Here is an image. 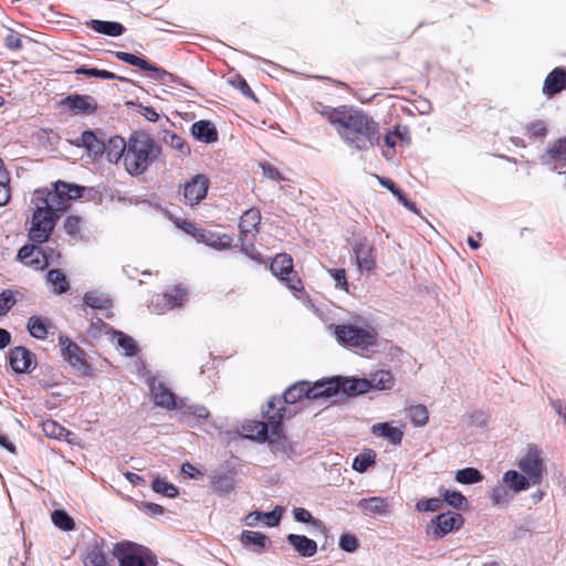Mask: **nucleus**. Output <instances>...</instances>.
I'll list each match as a JSON object with an SVG mask.
<instances>
[{"label": "nucleus", "mask_w": 566, "mask_h": 566, "mask_svg": "<svg viewBox=\"0 0 566 566\" xmlns=\"http://www.w3.org/2000/svg\"><path fill=\"white\" fill-rule=\"evenodd\" d=\"M271 271L274 276L286 282L292 291H301L303 289L301 280L293 271L292 258L287 254H277L271 263Z\"/></svg>", "instance_id": "10"}, {"label": "nucleus", "mask_w": 566, "mask_h": 566, "mask_svg": "<svg viewBox=\"0 0 566 566\" xmlns=\"http://www.w3.org/2000/svg\"><path fill=\"white\" fill-rule=\"evenodd\" d=\"M566 87V72L562 69L553 70L545 78L543 85L544 94L552 96Z\"/></svg>", "instance_id": "26"}, {"label": "nucleus", "mask_w": 566, "mask_h": 566, "mask_svg": "<svg viewBox=\"0 0 566 566\" xmlns=\"http://www.w3.org/2000/svg\"><path fill=\"white\" fill-rule=\"evenodd\" d=\"M293 517L300 523L311 524L315 527L319 525V521L315 520L311 512L304 507H295L293 510Z\"/></svg>", "instance_id": "56"}, {"label": "nucleus", "mask_w": 566, "mask_h": 566, "mask_svg": "<svg viewBox=\"0 0 566 566\" xmlns=\"http://www.w3.org/2000/svg\"><path fill=\"white\" fill-rule=\"evenodd\" d=\"M115 55L119 61L137 66L140 70H143V67H149V62L147 60L136 56L132 53L118 51L115 52Z\"/></svg>", "instance_id": "54"}, {"label": "nucleus", "mask_w": 566, "mask_h": 566, "mask_svg": "<svg viewBox=\"0 0 566 566\" xmlns=\"http://www.w3.org/2000/svg\"><path fill=\"white\" fill-rule=\"evenodd\" d=\"M15 304L14 294L7 290L0 294V316L6 315Z\"/></svg>", "instance_id": "58"}, {"label": "nucleus", "mask_w": 566, "mask_h": 566, "mask_svg": "<svg viewBox=\"0 0 566 566\" xmlns=\"http://www.w3.org/2000/svg\"><path fill=\"white\" fill-rule=\"evenodd\" d=\"M197 241L203 242L216 250H226L231 247L233 238L228 234L201 230Z\"/></svg>", "instance_id": "28"}, {"label": "nucleus", "mask_w": 566, "mask_h": 566, "mask_svg": "<svg viewBox=\"0 0 566 566\" xmlns=\"http://www.w3.org/2000/svg\"><path fill=\"white\" fill-rule=\"evenodd\" d=\"M52 522L63 531H70L74 527L72 518L63 511H54L52 513Z\"/></svg>", "instance_id": "55"}, {"label": "nucleus", "mask_w": 566, "mask_h": 566, "mask_svg": "<svg viewBox=\"0 0 566 566\" xmlns=\"http://www.w3.org/2000/svg\"><path fill=\"white\" fill-rule=\"evenodd\" d=\"M405 134H406V132L402 133L399 128H396L395 130L389 132L385 136L384 143H385L386 149L382 150V155L387 159H391L395 156L394 148H395V146H396L398 140H402L403 139Z\"/></svg>", "instance_id": "47"}, {"label": "nucleus", "mask_w": 566, "mask_h": 566, "mask_svg": "<svg viewBox=\"0 0 566 566\" xmlns=\"http://www.w3.org/2000/svg\"><path fill=\"white\" fill-rule=\"evenodd\" d=\"M209 188V179L205 175H195L184 185L185 201L195 206L206 198Z\"/></svg>", "instance_id": "11"}, {"label": "nucleus", "mask_w": 566, "mask_h": 566, "mask_svg": "<svg viewBox=\"0 0 566 566\" xmlns=\"http://www.w3.org/2000/svg\"><path fill=\"white\" fill-rule=\"evenodd\" d=\"M376 462V452L374 450H365L356 455L353 461V469L359 473L366 472Z\"/></svg>", "instance_id": "44"}, {"label": "nucleus", "mask_w": 566, "mask_h": 566, "mask_svg": "<svg viewBox=\"0 0 566 566\" xmlns=\"http://www.w3.org/2000/svg\"><path fill=\"white\" fill-rule=\"evenodd\" d=\"M340 390V377L310 382V400H319L335 396Z\"/></svg>", "instance_id": "14"}, {"label": "nucleus", "mask_w": 566, "mask_h": 566, "mask_svg": "<svg viewBox=\"0 0 566 566\" xmlns=\"http://www.w3.org/2000/svg\"><path fill=\"white\" fill-rule=\"evenodd\" d=\"M153 490L156 493L164 494L170 499H174L178 495L177 488L174 484L169 483L167 480L160 478H156L153 481Z\"/></svg>", "instance_id": "51"}, {"label": "nucleus", "mask_w": 566, "mask_h": 566, "mask_svg": "<svg viewBox=\"0 0 566 566\" xmlns=\"http://www.w3.org/2000/svg\"><path fill=\"white\" fill-rule=\"evenodd\" d=\"M159 151V146L148 135L134 133L127 140L124 169L130 176H139L158 158Z\"/></svg>", "instance_id": "4"}, {"label": "nucleus", "mask_w": 566, "mask_h": 566, "mask_svg": "<svg viewBox=\"0 0 566 566\" xmlns=\"http://www.w3.org/2000/svg\"><path fill=\"white\" fill-rule=\"evenodd\" d=\"M546 164H554V169L566 167V139L552 145L543 157Z\"/></svg>", "instance_id": "27"}, {"label": "nucleus", "mask_w": 566, "mask_h": 566, "mask_svg": "<svg viewBox=\"0 0 566 566\" xmlns=\"http://www.w3.org/2000/svg\"><path fill=\"white\" fill-rule=\"evenodd\" d=\"M340 389L347 395H361L369 391L367 378H340Z\"/></svg>", "instance_id": "34"}, {"label": "nucleus", "mask_w": 566, "mask_h": 566, "mask_svg": "<svg viewBox=\"0 0 566 566\" xmlns=\"http://www.w3.org/2000/svg\"><path fill=\"white\" fill-rule=\"evenodd\" d=\"M77 146L84 147L90 156L97 157L103 154L104 144L97 139L93 132H84L77 143Z\"/></svg>", "instance_id": "35"}, {"label": "nucleus", "mask_w": 566, "mask_h": 566, "mask_svg": "<svg viewBox=\"0 0 566 566\" xmlns=\"http://www.w3.org/2000/svg\"><path fill=\"white\" fill-rule=\"evenodd\" d=\"M175 224L180 228L181 230H184L186 233L190 234L191 237H193L196 240H198L199 235H200V232L202 229L200 228H197L192 222L190 221H187V220H179V219H176L175 220Z\"/></svg>", "instance_id": "61"}, {"label": "nucleus", "mask_w": 566, "mask_h": 566, "mask_svg": "<svg viewBox=\"0 0 566 566\" xmlns=\"http://www.w3.org/2000/svg\"><path fill=\"white\" fill-rule=\"evenodd\" d=\"M286 541L302 557H312L317 553V543L305 535L289 534Z\"/></svg>", "instance_id": "19"}, {"label": "nucleus", "mask_w": 566, "mask_h": 566, "mask_svg": "<svg viewBox=\"0 0 566 566\" xmlns=\"http://www.w3.org/2000/svg\"><path fill=\"white\" fill-rule=\"evenodd\" d=\"M84 303L92 308L107 310L111 305V300L104 293L92 291L84 295Z\"/></svg>", "instance_id": "45"}, {"label": "nucleus", "mask_w": 566, "mask_h": 566, "mask_svg": "<svg viewBox=\"0 0 566 566\" xmlns=\"http://www.w3.org/2000/svg\"><path fill=\"white\" fill-rule=\"evenodd\" d=\"M144 71L148 72L149 78L153 81L159 82L160 84H169L172 82L174 76L169 72L164 69L157 67L154 64L149 63V67H143Z\"/></svg>", "instance_id": "50"}, {"label": "nucleus", "mask_w": 566, "mask_h": 566, "mask_svg": "<svg viewBox=\"0 0 566 566\" xmlns=\"http://www.w3.org/2000/svg\"><path fill=\"white\" fill-rule=\"evenodd\" d=\"M186 421L193 424L195 420L208 419L209 410L202 405H188L184 400V409H178Z\"/></svg>", "instance_id": "37"}, {"label": "nucleus", "mask_w": 566, "mask_h": 566, "mask_svg": "<svg viewBox=\"0 0 566 566\" xmlns=\"http://www.w3.org/2000/svg\"><path fill=\"white\" fill-rule=\"evenodd\" d=\"M371 433L376 437L388 440L391 444L398 446L403 438V430L391 426L390 422H378L371 426Z\"/></svg>", "instance_id": "23"}, {"label": "nucleus", "mask_w": 566, "mask_h": 566, "mask_svg": "<svg viewBox=\"0 0 566 566\" xmlns=\"http://www.w3.org/2000/svg\"><path fill=\"white\" fill-rule=\"evenodd\" d=\"M18 258L25 265L33 266L36 270H43L50 264L46 254L35 245L22 247L18 252Z\"/></svg>", "instance_id": "15"}, {"label": "nucleus", "mask_w": 566, "mask_h": 566, "mask_svg": "<svg viewBox=\"0 0 566 566\" xmlns=\"http://www.w3.org/2000/svg\"><path fill=\"white\" fill-rule=\"evenodd\" d=\"M60 346L63 357L73 366L81 364V350L70 338L60 336Z\"/></svg>", "instance_id": "36"}, {"label": "nucleus", "mask_w": 566, "mask_h": 566, "mask_svg": "<svg viewBox=\"0 0 566 566\" xmlns=\"http://www.w3.org/2000/svg\"><path fill=\"white\" fill-rule=\"evenodd\" d=\"M355 258L360 271H371L375 265L373 247L367 241L358 242L355 248Z\"/></svg>", "instance_id": "22"}, {"label": "nucleus", "mask_w": 566, "mask_h": 566, "mask_svg": "<svg viewBox=\"0 0 566 566\" xmlns=\"http://www.w3.org/2000/svg\"><path fill=\"white\" fill-rule=\"evenodd\" d=\"M48 284L56 294H62L67 291L69 282L66 276L60 270H51L46 275Z\"/></svg>", "instance_id": "41"}, {"label": "nucleus", "mask_w": 566, "mask_h": 566, "mask_svg": "<svg viewBox=\"0 0 566 566\" xmlns=\"http://www.w3.org/2000/svg\"><path fill=\"white\" fill-rule=\"evenodd\" d=\"M284 514V507L276 505L271 512L253 511L243 517V523L248 527H255L263 524L268 527H275L280 524Z\"/></svg>", "instance_id": "12"}, {"label": "nucleus", "mask_w": 566, "mask_h": 566, "mask_svg": "<svg viewBox=\"0 0 566 566\" xmlns=\"http://www.w3.org/2000/svg\"><path fill=\"white\" fill-rule=\"evenodd\" d=\"M83 190L84 188L80 186L59 181L54 186V191H46V196L50 197V201L55 205L63 203L65 210L66 202L82 197Z\"/></svg>", "instance_id": "13"}, {"label": "nucleus", "mask_w": 566, "mask_h": 566, "mask_svg": "<svg viewBox=\"0 0 566 566\" xmlns=\"http://www.w3.org/2000/svg\"><path fill=\"white\" fill-rule=\"evenodd\" d=\"M329 275L335 281V287L344 292H348V283L346 280V273L343 269H328Z\"/></svg>", "instance_id": "57"}, {"label": "nucleus", "mask_w": 566, "mask_h": 566, "mask_svg": "<svg viewBox=\"0 0 566 566\" xmlns=\"http://www.w3.org/2000/svg\"><path fill=\"white\" fill-rule=\"evenodd\" d=\"M489 497L494 506H503L512 500L511 490L503 483L497 484L491 489Z\"/></svg>", "instance_id": "46"}, {"label": "nucleus", "mask_w": 566, "mask_h": 566, "mask_svg": "<svg viewBox=\"0 0 566 566\" xmlns=\"http://www.w3.org/2000/svg\"><path fill=\"white\" fill-rule=\"evenodd\" d=\"M397 199L398 201L403 205L408 210L415 212V213H418V209L416 207V205L413 202H410L406 196L402 193V191L397 187L392 192H391Z\"/></svg>", "instance_id": "63"}, {"label": "nucleus", "mask_w": 566, "mask_h": 566, "mask_svg": "<svg viewBox=\"0 0 566 566\" xmlns=\"http://www.w3.org/2000/svg\"><path fill=\"white\" fill-rule=\"evenodd\" d=\"M76 74H83V75H87V76H94V77H99V78H104V80H114V78H117V76L109 72V71H106V70H98V69H77Z\"/></svg>", "instance_id": "59"}, {"label": "nucleus", "mask_w": 566, "mask_h": 566, "mask_svg": "<svg viewBox=\"0 0 566 566\" xmlns=\"http://www.w3.org/2000/svg\"><path fill=\"white\" fill-rule=\"evenodd\" d=\"M88 25L94 31L109 36H119L124 32V27L118 22L91 20Z\"/></svg>", "instance_id": "38"}, {"label": "nucleus", "mask_w": 566, "mask_h": 566, "mask_svg": "<svg viewBox=\"0 0 566 566\" xmlns=\"http://www.w3.org/2000/svg\"><path fill=\"white\" fill-rule=\"evenodd\" d=\"M260 221H261V214L258 209L247 210L241 216L240 223H239L241 233L244 235L256 233Z\"/></svg>", "instance_id": "32"}, {"label": "nucleus", "mask_w": 566, "mask_h": 566, "mask_svg": "<svg viewBox=\"0 0 566 566\" xmlns=\"http://www.w3.org/2000/svg\"><path fill=\"white\" fill-rule=\"evenodd\" d=\"M443 501L439 497L421 499L416 503V510L418 512L433 513L441 510Z\"/></svg>", "instance_id": "53"}, {"label": "nucleus", "mask_w": 566, "mask_h": 566, "mask_svg": "<svg viewBox=\"0 0 566 566\" xmlns=\"http://www.w3.org/2000/svg\"><path fill=\"white\" fill-rule=\"evenodd\" d=\"M369 390H391L395 386V378L389 370H377L368 378Z\"/></svg>", "instance_id": "29"}, {"label": "nucleus", "mask_w": 566, "mask_h": 566, "mask_svg": "<svg viewBox=\"0 0 566 566\" xmlns=\"http://www.w3.org/2000/svg\"><path fill=\"white\" fill-rule=\"evenodd\" d=\"M336 130L340 139L353 149L366 151L379 142V125L363 111L342 105L315 107Z\"/></svg>", "instance_id": "1"}, {"label": "nucleus", "mask_w": 566, "mask_h": 566, "mask_svg": "<svg viewBox=\"0 0 566 566\" xmlns=\"http://www.w3.org/2000/svg\"><path fill=\"white\" fill-rule=\"evenodd\" d=\"M188 298V293L181 285L175 286L170 292L158 296L156 306H160L161 311L172 310L181 306Z\"/></svg>", "instance_id": "17"}, {"label": "nucleus", "mask_w": 566, "mask_h": 566, "mask_svg": "<svg viewBox=\"0 0 566 566\" xmlns=\"http://www.w3.org/2000/svg\"><path fill=\"white\" fill-rule=\"evenodd\" d=\"M502 483L514 494L526 491L534 485L520 470H507L504 472Z\"/></svg>", "instance_id": "18"}, {"label": "nucleus", "mask_w": 566, "mask_h": 566, "mask_svg": "<svg viewBox=\"0 0 566 566\" xmlns=\"http://www.w3.org/2000/svg\"><path fill=\"white\" fill-rule=\"evenodd\" d=\"M127 148V142L119 136H114L108 139L107 144H104L103 153L106 159L112 164L124 163L125 154Z\"/></svg>", "instance_id": "20"}, {"label": "nucleus", "mask_w": 566, "mask_h": 566, "mask_svg": "<svg viewBox=\"0 0 566 566\" xmlns=\"http://www.w3.org/2000/svg\"><path fill=\"white\" fill-rule=\"evenodd\" d=\"M84 564L85 566H111L106 560L105 553L103 552L98 541H95L87 549Z\"/></svg>", "instance_id": "39"}, {"label": "nucleus", "mask_w": 566, "mask_h": 566, "mask_svg": "<svg viewBox=\"0 0 566 566\" xmlns=\"http://www.w3.org/2000/svg\"><path fill=\"white\" fill-rule=\"evenodd\" d=\"M408 418L413 427H424L429 421V411L423 405H415L407 409Z\"/></svg>", "instance_id": "42"}, {"label": "nucleus", "mask_w": 566, "mask_h": 566, "mask_svg": "<svg viewBox=\"0 0 566 566\" xmlns=\"http://www.w3.org/2000/svg\"><path fill=\"white\" fill-rule=\"evenodd\" d=\"M81 219L77 217L70 216L65 220L64 229L69 234H76L78 232Z\"/></svg>", "instance_id": "64"}, {"label": "nucleus", "mask_w": 566, "mask_h": 566, "mask_svg": "<svg viewBox=\"0 0 566 566\" xmlns=\"http://www.w3.org/2000/svg\"><path fill=\"white\" fill-rule=\"evenodd\" d=\"M439 494L443 499L442 501L453 509L461 510L467 506L468 501L459 491L440 488Z\"/></svg>", "instance_id": "40"}, {"label": "nucleus", "mask_w": 566, "mask_h": 566, "mask_svg": "<svg viewBox=\"0 0 566 566\" xmlns=\"http://www.w3.org/2000/svg\"><path fill=\"white\" fill-rule=\"evenodd\" d=\"M357 506L366 516H386L390 513L388 501L380 496L361 499L357 502Z\"/></svg>", "instance_id": "16"}, {"label": "nucleus", "mask_w": 566, "mask_h": 566, "mask_svg": "<svg viewBox=\"0 0 566 566\" xmlns=\"http://www.w3.org/2000/svg\"><path fill=\"white\" fill-rule=\"evenodd\" d=\"M302 399L310 400V382L308 381H298L292 386H290L283 396V400L285 403L294 405Z\"/></svg>", "instance_id": "30"}, {"label": "nucleus", "mask_w": 566, "mask_h": 566, "mask_svg": "<svg viewBox=\"0 0 566 566\" xmlns=\"http://www.w3.org/2000/svg\"><path fill=\"white\" fill-rule=\"evenodd\" d=\"M149 387L154 403L167 410L184 409V399L177 400L175 395L157 377L147 375L145 380Z\"/></svg>", "instance_id": "8"}, {"label": "nucleus", "mask_w": 566, "mask_h": 566, "mask_svg": "<svg viewBox=\"0 0 566 566\" xmlns=\"http://www.w3.org/2000/svg\"><path fill=\"white\" fill-rule=\"evenodd\" d=\"M239 539L244 547L254 546L260 551L265 549L270 544V539L265 534L254 531H243L240 534Z\"/></svg>", "instance_id": "33"}, {"label": "nucleus", "mask_w": 566, "mask_h": 566, "mask_svg": "<svg viewBox=\"0 0 566 566\" xmlns=\"http://www.w3.org/2000/svg\"><path fill=\"white\" fill-rule=\"evenodd\" d=\"M10 365L15 373H27L33 366V354L24 347H15L10 352Z\"/></svg>", "instance_id": "21"}, {"label": "nucleus", "mask_w": 566, "mask_h": 566, "mask_svg": "<svg viewBox=\"0 0 566 566\" xmlns=\"http://www.w3.org/2000/svg\"><path fill=\"white\" fill-rule=\"evenodd\" d=\"M463 525V518L454 512H446L434 516L426 526V533L432 539H440L449 533L459 530Z\"/></svg>", "instance_id": "9"}, {"label": "nucleus", "mask_w": 566, "mask_h": 566, "mask_svg": "<svg viewBox=\"0 0 566 566\" xmlns=\"http://www.w3.org/2000/svg\"><path fill=\"white\" fill-rule=\"evenodd\" d=\"M114 556L120 566H155L156 559L150 551L132 542H122L114 546Z\"/></svg>", "instance_id": "5"}, {"label": "nucleus", "mask_w": 566, "mask_h": 566, "mask_svg": "<svg viewBox=\"0 0 566 566\" xmlns=\"http://www.w3.org/2000/svg\"><path fill=\"white\" fill-rule=\"evenodd\" d=\"M28 329L30 334L38 339H44L48 334V329L43 319L36 316H33L29 319Z\"/></svg>", "instance_id": "52"}, {"label": "nucleus", "mask_w": 566, "mask_h": 566, "mask_svg": "<svg viewBox=\"0 0 566 566\" xmlns=\"http://www.w3.org/2000/svg\"><path fill=\"white\" fill-rule=\"evenodd\" d=\"M62 104L75 113H92L96 108L93 98L83 95L69 96L62 101Z\"/></svg>", "instance_id": "31"}, {"label": "nucleus", "mask_w": 566, "mask_h": 566, "mask_svg": "<svg viewBox=\"0 0 566 566\" xmlns=\"http://www.w3.org/2000/svg\"><path fill=\"white\" fill-rule=\"evenodd\" d=\"M454 480L460 484H475L483 481V474L475 468L458 470Z\"/></svg>", "instance_id": "43"}, {"label": "nucleus", "mask_w": 566, "mask_h": 566, "mask_svg": "<svg viewBox=\"0 0 566 566\" xmlns=\"http://www.w3.org/2000/svg\"><path fill=\"white\" fill-rule=\"evenodd\" d=\"M34 212L29 228V238L34 242H45L55 227V213L64 211L63 203L55 205L50 201L46 190L38 189L31 200Z\"/></svg>", "instance_id": "3"}, {"label": "nucleus", "mask_w": 566, "mask_h": 566, "mask_svg": "<svg viewBox=\"0 0 566 566\" xmlns=\"http://www.w3.org/2000/svg\"><path fill=\"white\" fill-rule=\"evenodd\" d=\"M284 417L282 400L273 398L269 401L268 420H270V430L268 440L276 451L289 453L292 451V444L282 432L281 421Z\"/></svg>", "instance_id": "6"}, {"label": "nucleus", "mask_w": 566, "mask_h": 566, "mask_svg": "<svg viewBox=\"0 0 566 566\" xmlns=\"http://www.w3.org/2000/svg\"><path fill=\"white\" fill-rule=\"evenodd\" d=\"M530 135L534 137H543L546 134V126L542 120H535L527 126Z\"/></svg>", "instance_id": "62"}, {"label": "nucleus", "mask_w": 566, "mask_h": 566, "mask_svg": "<svg viewBox=\"0 0 566 566\" xmlns=\"http://www.w3.org/2000/svg\"><path fill=\"white\" fill-rule=\"evenodd\" d=\"M42 429L46 437L59 440L63 439L69 433L64 427L51 419L42 422Z\"/></svg>", "instance_id": "49"}, {"label": "nucleus", "mask_w": 566, "mask_h": 566, "mask_svg": "<svg viewBox=\"0 0 566 566\" xmlns=\"http://www.w3.org/2000/svg\"><path fill=\"white\" fill-rule=\"evenodd\" d=\"M270 430V421L268 423L262 421H247L241 427V434L250 440L265 442Z\"/></svg>", "instance_id": "24"}, {"label": "nucleus", "mask_w": 566, "mask_h": 566, "mask_svg": "<svg viewBox=\"0 0 566 566\" xmlns=\"http://www.w3.org/2000/svg\"><path fill=\"white\" fill-rule=\"evenodd\" d=\"M339 547L347 553H353L358 548V541L352 534H344L339 538Z\"/></svg>", "instance_id": "60"}, {"label": "nucleus", "mask_w": 566, "mask_h": 566, "mask_svg": "<svg viewBox=\"0 0 566 566\" xmlns=\"http://www.w3.org/2000/svg\"><path fill=\"white\" fill-rule=\"evenodd\" d=\"M516 465L533 484L538 485L542 483L546 469L543 453L538 448L528 446L525 452L517 459Z\"/></svg>", "instance_id": "7"}, {"label": "nucleus", "mask_w": 566, "mask_h": 566, "mask_svg": "<svg viewBox=\"0 0 566 566\" xmlns=\"http://www.w3.org/2000/svg\"><path fill=\"white\" fill-rule=\"evenodd\" d=\"M112 340L114 344H116L119 348H122L124 350L125 355H127V356L135 355L136 344L132 337L125 335L122 332H115L113 334Z\"/></svg>", "instance_id": "48"}, {"label": "nucleus", "mask_w": 566, "mask_h": 566, "mask_svg": "<svg viewBox=\"0 0 566 566\" xmlns=\"http://www.w3.org/2000/svg\"><path fill=\"white\" fill-rule=\"evenodd\" d=\"M328 329L340 346L360 354L378 353L382 346L377 325L361 315L350 316L344 323L328 326Z\"/></svg>", "instance_id": "2"}, {"label": "nucleus", "mask_w": 566, "mask_h": 566, "mask_svg": "<svg viewBox=\"0 0 566 566\" xmlns=\"http://www.w3.org/2000/svg\"><path fill=\"white\" fill-rule=\"evenodd\" d=\"M191 134L197 140L206 144L214 143L218 139L216 126L209 120H198L193 123Z\"/></svg>", "instance_id": "25"}]
</instances>
